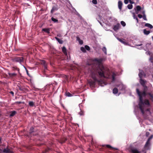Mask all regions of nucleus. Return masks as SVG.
<instances>
[{
    "instance_id": "nucleus-1",
    "label": "nucleus",
    "mask_w": 153,
    "mask_h": 153,
    "mask_svg": "<svg viewBox=\"0 0 153 153\" xmlns=\"http://www.w3.org/2000/svg\"><path fill=\"white\" fill-rule=\"evenodd\" d=\"M94 61L97 62L98 66L97 68H93V70L92 71L97 72L100 77L108 78L109 76V71L101 64L102 61V59L96 58L94 59Z\"/></svg>"
},
{
    "instance_id": "nucleus-2",
    "label": "nucleus",
    "mask_w": 153,
    "mask_h": 153,
    "mask_svg": "<svg viewBox=\"0 0 153 153\" xmlns=\"http://www.w3.org/2000/svg\"><path fill=\"white\" fill-rule=\"evenodd\" d=\"M137 93L139 97V102L138 105L141 112L142 114H143V106L144 105L143 101V97L145 96L146 95V92L145 91H143L142 92H140L138 88L136 89Z\"/></svg>"
},
{
    "instance_id": "nucleus-3",
    "label": "nucleus",
    "mask_w": 153,
    "mask_h": 153,
    "mask_svg": "<svg viewBox=\"0 0 153 153\" xmlns=\"http://www.w3.org/2000/svg\"><path fill=\"white\" fill-rule=\"evenodd\" d=\"M97 73V72L92 71H91V75L92 78L94 79V81L91 79L89 80L88 81V82L90 86H94L95 85V82L98 81V80L96 77Z\"/></svg>"
},
{
    "instance_id": "nucleus-4",
    "label": "nucleus",
    "mask_w": 153,
    "mask_h": 153,
    "mask_svg": "<svg viewBox=\"0 0 153 153\" xmlns=\"http://www.w3.org/2000/svg\"><path fill=\"white\" fill-rule=\"evenodd\" d=\"M13 62H19L21 64L24 61V58L22 57H15L12 59Z\"/></svg>"
},
{
    "instance_id": "nucleus-5",
    "label": "nucleus",
    "mask_w": 153,
    "mask_h": 153,
    "mask_svg": "<svg viewBox=\"0 0 153 153\" xmlns=\"http://www.w3.org/2000/svg\"><path fill=\"white\" fill-rule=\"evenodd\" d=\"M117 87H119V90L122 91H125L126 87L125 85H124L122 83H121L119 85H116Z\"/></svg>"
},
{
    "instance_id": "nucleus-6",
    "label": "nucleus",
    "mask_w": 153,
    "mask_h": 153,
    "mask_svg": "<svg viewBox=\"0 0 153 153\" xmlns=\"http://www.w3.org/2000/svg\"><path fill=\"white\" fill-rule=\"evenodd\" d=\"M150 143L146 142L144 146V149L143 150V152L145 150H147L150 149Z\"/></svg>"
},
{
    "instance_id": "nucleus-7",
    "label": "nucleus",
    "mask_w": 153,
    "mask_h": 153,
    "mask_svg": "<svg viewBox=\"0 0 153 153\" xmlns=\"http://www.w3.org/2000/svg\"><path fill=\"white\" fill-rule=\"evenodd\" d=\"M140 84L144 87L146 88H147V86L145 85V83L146 82V80H144L140 78Z\"/></svg>"
},
{
    "instance_id": "nucleus-8",
    "label": "nucleus",
    "mask_w": 153,
    "mask_h": 153,
    "mask_svg": "<svg viewBox=\"0 0 153 153\" xmlns=\"http://www.w3.org/2000/svg\"><path fill=\"white\" fill-rule=\"evenodd\" d=\"M143 103L144 104V105L143 106V114H144V110H145V105H149V101L148 100H145L144 102H143Z\"/></svg>"
},
{
    "instance_id": "nucleus-9",
    "label": "nucleus",
    "mask_w": 153,
    "mask_h": 153,
    "mask_svg": "<svg viewBox=\"0 0 153 153\" xmlns=\"http://www.w3.org/2000/svg\"><path fill=\"white\" fill-rule=\"evenodd\" d=\"M41 64L43 65L44 68V70L45 71V70H47V64L46 63V62L44 60H42L41 61Z\"/></svg>"
},
{
    "instance_id": "nucleus-10",
    "label": "nucleus",
    "mask_w": 153,
    "mask_h": 153,
    "mask_svg": "<svg viewBox=\"0 0 153 153\" xmlns=\"http://www.w3.org/2000/svg\"><path fill=\"white\" fill-rule=\"evenodd\" d=\"M138 75L140 78H141L143 76H145L143 71L140 70H139V73Z\"/></svg>"
},
{
    "instance_id": "nucleus-11",
    "label": "nucleus",
    "mask_w": 153,
    "mask_h": 153,
    "mask_svg": "<svg viewBox=\"0 0 153 153\" xmlns=\"http://www.w3.org/2000/svg\"><path fill=\"white\" fill-rule=\"evenodd\" d=\"M120 24L118 23L114 26L113 29L114 30L116 31L120 28Z\"/></svg>"
},
{
    "instance_id": "nucleus-12",
    "label": "nucleus",
    "mask_w": 153,
    "mask_h": 153,
    "mask_svg": "<svg viewBox=\"0 0 153 153\" xmlns=\"http://www.w3.org/2000/svg\"><path fill=\"white\" fill-rule=\"evenodd\" d=\"M131 152L132 153H141L136 148H132L131 149Z\"/></svg>"
},
{
    "instance_id": "nucleus-13",
    "label": "nucleus",
    "mask_w": 153,
    "mask_h": 153,
    "mask_svg": "<svg viewBox=\"0 0 153 153\" xmlns=\"http://www.w3.org/2000/svg\"><path fill=\"white\" fill-rule=\"evenodd\" d=\"M3 152L6 153H13V152L11 151L9 149H5L3 151Z\"/></svg>"
},
{
    "instance_id": "nucleus-14",
    "label": "nucleus",
    "mask_w": 153,
    "mask_h": 153,
    "mask_svg": "<svg viewBox=\"0 0 153 153\" xmlns=\"http://www.w3.org/2000/svg\"><path fill=\"white\" fill-rule=\"evenodd\" d=\"M122 2L121 1H119L118 2V7L120 10H121L122 9Z\"/></svg>"
},
{
    "instance_id": "nucleus-15",
    "label": "nucleus",
    "mask_w": 153,
    "mask_h": 153,
    "mask_svg": "<svg viewBox=\"0 0 153 153\" xmlns=\"http://www.w3.org/2000/svg\"><path fill=\"white\" fill-rule=\"evenodd\" d=\"M117 39L118 40L120 41V42H121V43H122L125 45H127V43H126V42H125V41H124V39H120L119 38H117Z\"/></svg>"
},
{
    "instance_id": "nucleus-16",
    "label": "nucleus",
    "mask_w": 153,
    "mask_h": 153,
    "mask_svg": "<svg viewBox=\"0 0 153 153\" xmlns=\"http://www.w3.org/2000/svg\"><path fill=\"white\" fill-rule=\"evenodd\" d=\"M62 51L64 53V54L65 55H67V50H66V49L65 47L64 46L62 48Z\"/></svg>"
},
{
    "instance_id": "nucleus-17",
    "label": "nucleus",
    "mask_w": 153,
    "mask_h": 153,
    "mask_svg": "<svg viewBox=\"0 0 153 153\" xmlns=\"http://www.w3.org/2000/svg\"><path fill=\"white\" fill-rule=\"evenodd\" d=\"M145 26L148 27L150 29H152L153 27L152 25L149 23H146L145 25Z\"/></svg>"
},
{
    "instance_id": "nucleus-18",
    "label": "nucleus",
    "mask_w": 153,
    "mask_h": 153,
    "mask_svg": "<svg viewBox=\"0 0 153 153\" xmlns=\"http://www.w3.org/2000/svg\"><path fill=\"white\" fill-rule=\"evenodd\" d=\"M55 38L59 44H62L63 43V42L62 40L56 37H55Z\"/></svg>"
},
{
    "instance_id": "nucleus-19",
    "label": "nucleus",
    "mask_w": 153,
    "mask_h": 153,
    "mask_svg": "<svg viewBox=\"0 0 153 153\" xmlns=\"http://www.w3.org/2000/svg\"><path fill=\"white\" fill-rule=\"evenodd\" d=\"M57 10L58 8L56 7H53L51 10V13H53L56 10Z\"/></svg>"
},
{
    "instance_id": "nucleus-20",
    "label": "nucleus",
    "mask_w": 153,
    "mask_h": 153,
    "mask_svg": "<svg viewBox=\"0 0 153 153\" xmlns=\"http://www.w3.org/2000/svg\"><path fill=\"white\" fill-rule=\"evenodd\" d=\"M42 31L46 32L48 33H50V30L49 28H44L42 29Z\"/></svg>"
},
{
    "instance_id": "nucleus-21",
    "label": "nucleus",
    "mask_w": 153,
    "mask_h": 153,
    "mask_svg": "<svg viewBox=\"0 0 153 153\" xmlns=\"http://www.w3.org/2000/svg\"><path fill=\"white\" fill-rule=\"evenodd\" d=\"M143 33L145 34L148 35L150 33V31L149 30H147L146 29H144Z\"/></svg>"
},
{
    "instance_id": "nucleus-22",
    "label": "nucleus",
    "mask_w": 153,
    "mask_h": 153,
    "mask_svg": "<svg viewBox=\"0 0 153 153\" xmlns=\"http://www.w3.org/2000/svg\"><path fill=\"white\" fill-rule=\"evenodd\" d=\"M118 92V90L117 88H114L113 90V92L114 94H117Z\"/></svg>"
},
{
    "instance_id": "nucleus-23",
    "label": "nucleus",
    "mask_w": 153,
    "mask_h": 153,
    "mask_svg": "<svg viewBox=\"0 0 153 153\" xmlns=\"http://www.w3.org/2000/svg\"><path fill=\"white\" fill-rule=\"evenodd\" d=\"M28 104L31 107L35 105L34 102L33 101H30L29 102Z\"/></svg>"
},
{
    "instance_id": "nucleus-24",
    "label": "nucleus",
    "mask_w": 153,
    "mask_h": 153,
    "mask_svg": "<svg viewBox=\"0 0 153 153\" xmlns=\"http://www.w3.org/2000/svg\"><path fill=\"white\" fill-rule=\"evenodd\" d=\"M16 112L15 111H13L11 112L10 113V116L13 117V116H14L16 114Z\"/></svg>"
},
{
    "instance_id": "nucleus-25",
    "label": "nucleus",
    "mask_w": 153,
    "mask_h": 153,
    "mask_svg": "<svg viewBox=\"0 0 153 153\" xmlns=\"http://www.w3.org/2000/svg\"><path fill=\"white\" fill-rule=\"evenodd\" d=\"M77 40L78 41L80 45H82L83 43L82 40H81L79 37L77 38Z\"/></svg>"
},
{
    "instance_id": "nucleus-26",
    "label": "nucleus",
    "mask_w": 153,
    "mask_h": 153,
    "mask_svg": "<svg viewBox=\"0 0 153 153\" xmlns=\"http://www.w3.org/2000/svg\"><path fill=\"white\" fill-rule=\"evenodd\" d=\"M102 51L104 52L105 54L106 55L107 54V50L106 48L105 47H103V48L102 49Z\"/></svg>"
},
{
    "instance_id": "nucleus-27",
    "label": "nucleus",
    "mask_w": 153,
    "mask_h": 153,
    "mask_svg": "<svg viewBox=\"0 0 153 153\" xmlns=\"http://www.w3.org/2000/svg\"><path fill=\"white\" fill-rule=\"evenodd\" d=\"M112 80L113 81H114L115 79V77L116 76V74L114 73H113L112 74Z\"/></svg>"
},
{
    "instance_id": "nucleus-28",
    "label": "nucleus",
    "mask_w": 153,
    "mask_h": 153,
    "mask_svg": "<svg viewBox=\"0 0 153 153\" xmlns=\"http://www.w3.org/2000/svg\"><path fill=\"white\" fill-rule=\"evenodd\" d=\"M8 74L10 77H13L16 76V74L15 73H9Z\"/></svg>"
},
{
    "instance_id": "nucleus-29",
    "label": "nucleus",
    "mask_w": 153,
    "mask_h": 153,
    "mask_svg": "<svg viewBox=\"0 0 153 153\" xmlns=\"http://www.w3.org/2000/svg\"><path fill=\"white\" fill-rule=\"evenodd\" d=\"M141 9V7L139 6H137L136 7V9L135 10H137V11H140Z\"/></svg>"
},
{
    "instance_id": "nucleus-30",
    "label": "nucleus",
    "mask_w": 153,
    "mask_h": 153,
    "mask_svg": "<svg viewBox=\"0 0 153 153\" xmlns=\"http://www.w3.org/2000/svg\"><path fill=\"white\" fill-rule=\"evenodd\" d=\"M51 19L54 22H58V20L56 19H55L53 17L51 18Z\"/></svg>"
},
{
    "instance_id": "nucleus-31",
    "label": "nucleus",
    "mask_w": 153,
    "mask_h": 153,
    "mask_svg": "<svg viewBox=\"0 0 153 153\" xmlns=\"http://www.w3.org/2000/svg\"><path fill=\"white\" fill-rule=\"evenodd\" d=\"M128 8L129 9H131L132 8L133 5L131 4H129L127 6Z\"/></svg>"
},
{
    "instance_id": "nucleus-32",
    "label": "nucleus",
    "mask_w": 153,
    "mask_h": 153,
    "mask_svg": "<svg viewBox=\"0 0 153 153\" xmlns=\"http://www.w3.org/2000/svg\"><path fill=\"white\" fill-rule=\"evenodd\" d=\"M66 95L68 97H70L72 96V94H70L69 92H67L65 93Z\"/></svg>"
},
{
    "instance_id": "nucleus-33",
    "label": "nucleus",
    "mask_w": 153,
    "mask_h": 153,
    "mask_svg": "<svg viewBox=\"0 0 153 153\" xmlns=\"http://www.w3.org/2000/svg\"><path fill=\"white\" fill-rule=\"evenodd\" d=\"M80 50L82 52L84 53H85L86 52L85 48L83 47H81L80 48Z\"/></svg>"
},
{
    "instance_id": "nucleus-34",
    "label": "nucleus",
    "mask_w": 153,
    "mask_h": 153,
    "mask_svg": "<svg viewBox=\"0 0 153 153\" xmlns=\"http://www.w3.org/2000/svg\"><path fill=\"white\" fill-rule=\"evenodd\" d=\"M121 25L123 26V27H125L126 26V24L125 23V22L123 21H122L121 22Z\"/></svg>"
},
{
    "instance_id": "nucleus-35",
    "label": "nucleus",
    "mask_w": 153,
    "mask_h": 153,
    "mask_svg": "<svg viewBox=\"0 0 153 153\" xmlns=\"http://www.w3.org/2000/svg\"><path fill=\"white\" fill-rule=\"evenodd\" d=\"M85 50H86L87 51H89L90 50V48L88 45H85Z\"/></svg>"
},
{
    "instance_id": "nucleus-36",
    "label": "nucleus",
    "mask_w": 153,
    "mask_h": 153,
    "mask_svg": "<svg viewBox=\"0 0 153 153\" xmlns=\"http://www.w3.org/2000/svg\"><path fill=\"white\" fill-rule=\"evenodd\" d=\"M133 17L134 19H135L137 20V23H138V20L137 18V17H136L135 15H133Z\"/></svg>"
},
{
    "instance_id": "nucleus-37",
    "label": "nucleus",
    "mask_w": 153,
    "mask_h": 153,
    "mask_svg": "<svg viewBox=\"0 0 153 153\" xmlns=\"http://www.w3.org/2000/svg\"><path fill=\"white\" fill-rule=\"evenodd\" d=\"M79 114L80 116L83 115H84V112L83 111H81L79 112Z\"/></svg>"
},
{
    "instance_id": "nucleus-38",
    "label": "nucleus",
    "mask_w": 153,
    "mask_h": 153,
    "mask_svg": "<svg viewBox=\"0 0 153 153\" xmlns=\"http://www.w3.org/2000/svg\"><path fill=\"white\" fill-rule=\"evenodd\" d=\"M92 2L93 4H97V0H93Z\"/></svg>"
},
{
    "instance_id": "nucleus-39",
    "label": "nucleus",
    "mask_w": 153,
    "mask_h": 153,
    "mask_svg": "<svg viewBox=\"0 0 153 153\" xmlns=\"http://www.w3.org/2000/svg\"><path fill=\"white\" fill-rule=\"evenodd\" d=\"M146 53L147 55H149L151 56V52H150L149 51H147L146 52Z\"/></svg>"
},
{
    "instance_id": "nucleus-40",
    "label": "nucleus",
    "mask_w": 153,
    "mask_h": 153,
    "mask_svg": "<svg viewBox=\"0 0 153 153\" xmlns=\"http://www.w3.org/2000/svg\"><path fill=\"white\" fill-rule=\"evenodd\" d=\"M149 60L151 62L153 63V57L150 56L149 58Z\"/></svg>"
},
{
    "instance_id": "nucleus-41",
    "label": "nucleus",
    "mask_w": 153,
    "mask_h": 153,
    "mask_svg": "<svg viewBox=\"0 0 153 153\" xmlns=\"http://www.w3.org/2000/svg\"><path fill=\"white\" fill-rule=\"evenodd\" d=\"M143 19L144 20H147V19L146 18V15H143Z\"/></svg>"
},
{
    "instance_id": "nucleus-42",
    "label": "nucleus",
    "mask_w": 153,
    "mask_h": 153,
    "mask_svg": "<svg viewBox=\"0 0 153 153\" xmlns=\"http://www.w3.org/2000/svg\"><path fill=\"white\" fill-rule=\"evenodd\" d=\"M129 1V0H124V2L126 4H127L128 3Z\"/></svg>"
},
{
    "instance_id": "nucleus-43",
    "label": "nucleus",
    "mask_w": 153,
    "mask_h": 153,
    "mask_svg": "<svg viewBox=\"0 0 153 153\" xmlns=\"http://www.w3.org/2000/svg\"><path fill=\"white\" fill-rule=\"evenodd\" d=\"M34 128L33 127H31L30 128V132H32L33 131Z\"/></svg>"
},
{
    "instance_id": "nucleus-44",
    "label": "nucleus",
    "mask_w": 153,
    "mask_h": 153,
    "mask_svg": "<svg viewBox=\"0 0 153 153\" xmlns=\"http://www.w3.org/2000/svg\"><path fill=\"white\" fill-rule=\"evenodd\" d=\"M149 95L150 97L152 99H153V94H151V93H149Z\"/></svg>"
},
{
    "instance_id": "nucleus-45",
    "label": "nucleus",
    "mask_w": 153,
    "mask_h": 153,
    "mask_svg": "<svg viewBox=\"0 0 153 153\" xmlns=\"http://www.w3.org/2000/svg\"><path fill=\"white\" fill-rule=\"evenodd\" d=\"M106 147H107V148H112L110 145H106Z\"/></svg>"
},
{
    "instance_id": "nucleus-46",
    "label": "nucleus",
    "mask_w": 153,
    "mask_h": 153,
    "mask_svg": "<svg viewBox=\"0 0 153 153\" xmlns=\"http://www.w3.org/2000/svg\"><path fill=\"white\" fill-rule=\"evenodd\" d=\"M138 16L140 18H141L142 17V15L140 14H139L138 15Z\"/></svg>"
},
{
    "instance_id": "nucleus-47",
    "label": "nucleus",
    "mask_w": 153,
    "mask_h": 153,
    "mask_svg": "<svg viewBox=\"0 0 153 153\" xmlns=\"http://www.w3.org/2000/svg\"><path fill=\"white\" fill-rule=\"evenodd\" d=\"M151 139L152 138H151L150 137H149V138L147 142H148L149 143H150V141Z\"/></svg>"
},
{
    "instance_id": "nucleus-48",
    "label": "nucleus",
    "mask_w": 153,
    "mask_h": 153,
    "mask_svg": "<svg viewBox=\"0 0 153 153\" xmlns=\"http://www.w3.org/2000/svg\"><path fill=\"white\" fill-rule=\"evenodd\" d=\"M13 69L14 70H18V71H19V69L17 68L13 67Z\"/></svg>"
},
{
    "instance_id": "nucleus-49",
    "label": "nucleus",
    "mask_w": 153,
    "mask_h": 153,
    "mask_svg": "<svg viewBox=\"0 0 153 153\" xmlns=\"http://www.w3.org/2000/svg\"><path fill=\"white\" fill-rule=\"evenodd\" d=\"M129 0V2L131 4H132L134 3V2L133 1H132L131 0Z\"/></svg>"
},
{
    "instance_id": "nucleus-50",
    "label": "nucleus",
    "mask_w": 153,
    "mask_h": 153,
    "mask_svg": "<svg viewBox=\"0 0 153 153\" xmlns=\"http://www.w3.org/2000/svg\"><path fill=\"white\" fill-rule=\"evenodd\" d=\"M146 136L147 137H148L149 135V133L148 132H146Z\"/></svg>"
},
{
    "instance_id": "nucleus-51",
    "label": "nucleus",
    "mask_w": 153,
    "mask_h": 153,
    "mask_svg": "<svg viewBox=\"0 0 153 153\" xmlns=\"http://www.w3.org/2000/svg\"><path fill=\"white\" fill-rule=\"evenodd\" d=\"M142 13L143 14V15H145V11L144 10H143L142 11Z\"/></svg>"
},
{
    "instance_id": "nucleus-52",
    "label": "nucleus",
    "mask_w": 153,
    "mask_h": 153,
    "mask_svg": "<svg viewBox=\"0 0 153 153\" xmlns=\"http://www.w3.org/2000/svg\"><path fill=\"white\" fill-rule=\"evenodd\" d=\"M135 12H136V13L137 14L139 13V11H137V10H135Z\"/></svg>"
},
{
    "instance_id": "nucleus-53",
    "label": "nucleus",
    "mask_w": 153,
    "mask_h": 153,
    "mask_svg": "<svg viewBox=\"0 0 153 153\" xmlns=\"http://www.w3.org/2000/svg\"><path fill=\"white\" fill-rule=\"evenodd\" d=\"M10 93L11 94H12L13 95H13H14V92H13V91H10Z\"/></svg>"
},
{
    "instance_id": "nucleus-54",
    "label": "nucleus",
    "mask_w": 153,
    "mask_h": 153,
    "mask_svg": "<svg viewBox=\"0 0 153 153\" xmlns=\"http://www.w3.org/2000/svg\"><path fill=\"white\" fill-rule=\"evenodd\" d=\"M57 36L59 37H61V35L60 34H57Z\"/></svg>"
},
{
    "instance_id": "nucleus-55",
    "label": "nucleus",
    "mask_w": 153,
    "mask_h": 153,
    "mask_svg": "<svg viewBox=\"0 0 153 153\" xmlns=\"http://www.w3.org/2000/svg\"><path fill=\"white\" fill-rule=\"evenodd\" d=\"M16 103L18 104H20L22 103L21 102H16Z\"/></svg>"
},
{
    "instance_id": "nucleus-56",
    "label": "nucleus",
    "mask_w": 153,
    "mask_h": 153,
    "mask_svg": "<svg viewBox=\"0 0 153 153\" xmlns=\"http://www.w3.org/2000/svg\"><path fill=\"white\" fill-rule=\"evenodd\" d=\"M142 45V44H139V45H136L137 46H140Z\"/></svg>"
},
{
    "instance_id": "nucleus-57",
    "label": "nucleus",
    "mask_w": 153,
    "mask_h": 153,
    "mask_svg": "<svg viewBox=\"0 0 153 153\" xmlns=\"http://www.w3.org/2000/svg\"><path fill=\"white\" fill-rule=\"evenodd\" d=\"M25 69L26 70V72H27V74L28 75H29V74H28V70L26 68H25Z\"/></svg>"
},
{
    "instance_id": "nucleus-58",
    "label": "nucleus",
    "mask_w": 153,
    "mask_h": 153,
    "mask_svg": "<svg viewBox=\"0 0 153 153\" xmlns=\"http://www.w3.org/2000/svg\"><path fill=\"white\" fill-rule=\"evenodd\" d=\"M147 88H144V91H146L147 90Z\"/></svg>"
},
{
    "instance_id": "nucleus-59",
    "label": "nucleus",
    "mask_w": 153,
    "mask_h": 153,
    "mask_svg": "<svg viewBox=\"0 0 153 153\" xmlns=\"http://www.w3.org/2000/svg\"><path fill=\"white\" fill-rule=\"evenodd\" d=\"M152 139L153 137V135H151L150 137Z\"/></svg>"
},
{
    "instance_id": "nucleus-60",
    "label": "nucleus",
    "mask_w": 153,
    "mask_h": 153,
    "mask_svg": "<svg viewBox=\"0 0 153 153\" xmlns=\"http://www.w3.org/2000/svg\"><path fill=\"white\" fill-rule=\"evenodd\" d=\"M77 15L78 16H79L80 15H79V14L78 13H77Z\"/></svg>"
},
{
    "instance_id": "nucleus-61",
    "label": "nucleus",
    "mask_w": 153,
    "mask_h": 153,
    "mask_svg": "<svg viewBox=\"0 0 153 153\" xmlns=\"http://www.w3.org/2000/svg\"><path fill=\"white\" fill-rule=\"evenodd\" d=\"M146 111H149V109H147L146 110Z\"/></svg>"
},
{
    "instance_id": "nucleus-62",
    "label": "nucleus",
    "mask_w": 153,
    "mask_h": 153,
    "mask_svg": "<svg viewBox=\"0 0 153 153\" xmlns=\"http://www.w3.org/2000/svg\"><path fill=\"white\" fill-rule=\"evenodd\" d=\"M2 151V150L1 149H0V153H1V152Z\"/></svg>"
},
{
    "instance_id": "nucleus-63",
    "label": "nucleus",
    "mask_w": 153,
    "mask_h": 153,
    "mask_svg": "<svg viewBox=\"0 0 153 153\" xmlns=\"http://www.w3.org/2000/svg\"><path fill=\"white\" fill-rule=\"evenodd\" d=\"M152 77L153 78V74L152 75Z\"/></svg>"
},
{
    "instance_id": "nucleus-64",
    "label": "nucleus",
    "mask_w": 153,
    "mask_h": 153,
    "mask_svg": "<svg viewBox=\"0 0 153 153\" xmlns=\"http://www.w3.org/2000/svg\"><path fill=\"white\" fill-rule=\"evenodd\" d=\"M114 149H116V150H117V148H114Z\"/></svg>"
}]
</instances>
